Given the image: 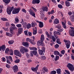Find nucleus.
<instances>
[{"label": "nucleus", "instance_id": "1", "mask_svg": "<svg viewBox=\"0 0 74 74\" xmlns=\"http://www.w3.org/2000/svg\"><path fill=\"white\" fill-rule=\"evenodd\" d=\"M66 67L69 70H70L71 72H73L74 71V67L73 64L70 63H68Z\"/></svg>", "mask_w": 74, "mask_h": 74}, {"label": "nucleus", "instance_id": "2", "mask_svg": "<svg viewBox=\"0 0 74 74\" xmlns=\"http://www.w3.org/2000/svg\"><path fill=\"white\" fill-rule=\"evenodd\" d=\"M14 6H12L11 7H8L6 9V12L8 14V15H11V12L12 11V10H14Z\"/></svg>", "mask_w": 74, "mask_h": 74}, {"label": "nucleus", "instance_id": "3", "mask_svg": "<svg viewBox=\"0 0 74 74\" xmlns=\"http://www.w3.org/2000/svg\"><path fill=\"white\" fill-rule=\"evenodd\" d=\"M20 52L23 54L25 53V52H27L29 51V50L25 47H21V49L20 50Z\"/></svg>", "mask_w": 74, "mask_h": 74}, {"label": "nucleus", "instance_id": "4", "mask_svg": "<svg viewBox=\"0 0 74 74\" xmlns=\"http://www.w3.org/2000/svg\"><path fill=\"white\" fill-rule=\"evenodd\" d=\"M39 52V53L40 55H44V53L45 52V48L44 47H43L42 48V50L39 49L38 50Z\"/></svg>", "mask_w": 74, "mask_h": 74}, {"label": "nucleus", "instance_id": "5", "mask_svg": "<svg viewBox=\"0 0 74 74\" xmlns=\"http://www.w3.org/2000/svg\"><path fill=\"white\" fill-rule=\"evenodd\" d=\"M14 54L16 55V56H19V57H21L22 56V54L20 53L19 51L17 50H15L14 51Z\"/></svg>", "mask_w": 74, "mask_h": 74}, {"label": "nucleus", "instance_id": "6", "mask_svg": "<svg viewBox=\"0 0 74 74\" xmlns=\"http://www.w3.org/2000/svg\"><path fill=\"white\" fill-rule=\"evenodd\" d=\"M40 10H41L42 12H44L45 11V12H48V8L47 6H42V8L40 9Z\"/></svg>", "mask_w": 74, "mask_h": 74}, {"label": "nucleus", "instance_id": "7", "mask_svg": "<svg viewBox=\"0 0 74 74\" xmlns=\"http://www.w3.org/2000/svg\"><path fill=\"white\" fill-rule=\"evenodd\" d=\"M28 12L30 13V14L31 15H32V16H34V18H36V16H35L36 14L34 13V12H33V10H32L31 8H30V9L28 10Z\"/></svg>", "mask_w": 74, "mask_h": 74}, {"label": "nucleus", "instance_id": "8", "mask_svg": "<svg viewBox=\"0 0 74 74\" xmlns=\"http://www.w3.org/2000/svg\"><path fill=\"white\" fill-rule=\"evenodd\" d=\"M13 71L14 73H16V72H17V71L19 70V69H18V66L16 65H15L13 66Z\"/></svg>", "mask_w": 74, "mask_h": 74}, {"label": "nucleus", "instance_id": "9", "mask_svg": "<svg viewBox=\"0 0 74 74\" xmlns=\"http://www.w3.org/2000/svg\"><path fill=\"white\" fill-rule=\"evenodd\" d=\"M45 72H48V69H47V67L44 66L42 68V70L41 71V73L42 74H44Z\"/></svg>", "mask_w": 74, "mask_h": 74}, {"label": "nucleus", "instance_id": "10", "mask_svg": "<svg viewBox=\"0 0 74 74\" xmlns=\"http://www.w3.org/2000/svg\"><path fill=\"white\" fill-rule=\"evenodd\" d=\"M40 2V0H33L32 3L33 4H39Z\"/></svg>", "mask_w": 74, "mask_h": 74}, {"label": "nucleus", "instance_id": "11", "mask_svg": "<svg viewBox=\"0 0 74 74\" xmlns=\"http://www.w3.org/2000/svg\"><path fill=\"white\" fill-rule=\"evenodd\" d=\"M69 33L71 37L74 36V30H70L69 32Z\"/></svg>", "mask_w": 74, "mask_h": 74}, {"label": "nucleus", "instance_id": "12", "mask_svg": "<svg viewBox=\"0 0 74 74\" xmlns=\"http://www.w3.org/2000/svg\"><path fill=\"white\" fill-rule=\"evenodd\" d=\"M5 58L7 59H10V62H12L13 61V60H12V58L11 56H6Z\"/></svg>", "mask_w": 74, "mask_h": 74}, {"label": "nucleus", "instance_id": "13", "mask_svg": "<svg viewBox=\"0 0 74 74\" xmlns=\"http://www.w3.org/2000/svg\"><path fill=\"white\" fill-rule=\"evenodd\" d=\"M23 45L25 47H27L29 46V43L27 42H23Z\"/></svg>", "mask_w": 74, "mask_h": 74}, {"label": "nucleus", "instance_id": "14", "mask_svg": "<svg viewBox=\"0 0 74 74\" xmlns=\"http://www.w3.org/2000/svg\"><path fill=\"white\" fill-rule=\"evenodd\" d=\"M23 28H21L18 29V33L19 34H21L23 32Z\"/></svg>", "mask_w": 74, "mask_h": 74}, {"label": "nucleus", "instance_id": "15", "mask_svg": "<svg viewBox=\"0 0 74 74\" xmlns=\"http://www.w3.org/2000/svg\"><path fill=\"white\" fill-rule=\"evenodd\" d=\"M45 40V37H44V36L43 34L40 37V41H41V42H43Z\"/></svg>", "mask_w": 74, "mask_h": 74}, {"label": "nucleus", "instance_id": "16", "mask_svg": "<svg viewBox=\"0 0 74 74\" xmlns=\"http://www.w3.org/2000/svg\"><path fill=\"white\" fill-rule=\"evenodd\" d=\"M65 4L66 7H69V6H70V3L67 1H65Z\"/></svg>", "mask_w": 74, "mask_h": 74}, {"label": "nucleus", "instance_id": "17", "mask_svg": "<svg viewBox=\"0 0 74 74\" xmlns=\"http://www.w3.org/2000/svg\"><path fill=\"white\" fill-rule=\"evenodd\" d=\"M59 23V19L58 18H56L54 21V24H58Z\"/></svg>", "mask_w": 74, "mask_h": 74}, {"label": "nucleus", "instance_id": "18", "mask_svg": "<svg viewBox=\"0 0 74 74\" xmlns=\"http://www.w3.org/2000/svg\"><path fill=\"white\" fill-rule=\"evenodd\" d=\"M39 26L40 28H42L44 26V24L41 21H40L39 22Z\"/></svg>", "mask_w": 74, "mask_h": 74}, {"label": "nucleus", "instance_id": "19", "mask_svg": "<svg viewBox=\"0 0 74 74\" xmlns=\"http://www.w3.org/2000/svg\"><path fill=\"white\" fill-rule=\"evenodd\" d=\"M3 1L4 3L7 4H9L11 2V0H3Z\"/></svg>", "mask_w": 74, "mask_h": 74}, {"label": "nucleus", "instance_id": "20", "mask_svg": "<svg viewBox=\"0 0 74 74\" xmlns=\"http://www.w3.org/2000/svg\"><path fill=\"white\" fill-rule=\"evenodd\" d=\"M56 42L57 44H62V42H60V39L59 38L57 39Z\"/></svg>", "mask_w": 74, "mask_h": 74}, {"label": "nucleus", "instance_id": "21", "mask_svg": "<svg viewBox=\"0 0 74 74\" xmlns=\"http://www.w3.org/2000/svg\"><path fill=\"white\" fill-rule=\"evenodd\" d=\"M70 44H71L70 42H69V43L65 44V45H66V47L67 49H69V48H70Z\"/></svg>", "mask_w": 74, "mask_h": 74}, {"label": "nucleus", "instance_id": "22", "mask_svg": "<svg viewBox=\"0 0 74 74\" xmlns=\"http://www.w3.org/2000/svg\"><path fill=\"white\" fill-rule=\"evenodd\" d=\"M54 55H58L59 54V52L57 50H55L54 51Z\"/></svg>", "mask_w": 74, "mask_h": 74}, {"label": "nucleus", "instance_id": "23", "mask_svg": "<svg viewBox=\"0 0 74 74\" xmlns=\"http://www.w3.org/2000/svg\"><path fill=\"white\" fill-rule=\"evenodd\" d=\"M42 42H41L40 40H39L37 42V46H40L42 44Z\"/></svg>", "mask_w": 74, "mask_h": 74}, {"label": "nucleus", "instance_id": "24", "mask_svg": "<svg viewBox=\"0 0 74 74\" xmlns=\"http://www.w3.org/2000/svg\"><path fill=\"white\" fill-rule=\"evenodd\" d=\"M10 54V55L12 56L14 55V53L13 52V50L12 49H10L9 50Z\"/></svg>", "mask_w": 74, "mask_h": 74}, {"label": "nucleus", "instance_id": "25", "mask_svg": "<svg viewBox=\"0 0 74 74\" xmlns=\"http://www.w3.org/2000/svg\"><path fill=\"white\" fill-rule=\"evenodd\" d=\"M6 34L7 36H8V37H12V35L11 33L6 32Z\"/></svg>", "mask_w": 74, "mask_h": 74}, {"label": "nucleus", "instance_id": "26", "mask_svg": "<svg viewBox=\"0 0 74 74\" xmlns=\"http://www.w3.org/2000/svg\"><path fill=\"white\" fill-rule=\"evenodd\" d=\"M34 40L31 39L30 41H29V42L31 44H32V45H35L36 44L34 43Z\"/></svg>", "mask_w": 74, "mask_h": 74}, {"label": "nucleus", "instance_id": "27", "mask_svg": "<svg viewBox=\"0 0 74 74\" xmlns=\"http://www.w3.org/2000/svg\"><path fill=\"white\" fill-rule=\"evenodd\" d=\"M56 71L58 74H60L61 73V69H57Z\"/></svg>", "mask_w": 74, "mask_h": 74}, {"label": "nucleus", "instance_id": "28", "mask_svg": "<svg viewBox=\"0 0 74 74\" xmlns=\"http://www.w3.org/2000/svg\"><path fill=\"white\" fill-rule=\"evenodd\" d=\"M31 69L33 71H37L38 70L36 67L34 68V67H32Z\"/></svg>", "mask_w": 74, "mask_h": 74}, {"label": "nucleus", "instance_id": "29", "mask_svg": "<svg viewBox=\"0 0 74 74\" xmlns=\"http://www.w3.org/2000/svg\"><path fill=\"white\" fill-rule=\"evenodd\" d=\"M8 44H10V45H12L14 43V41L13 40H11L8 41Z\"/></svg>", "mask_w": 74, "mask_h": 74}, {"label": "nucleus", "instance_id": "30", "mask_svg": "<svg viewBox=\"0 0 74 74\" xmlns=\"http://www.w3.org/2000/svg\"><path fill=\"white\" fill-rule=\"evenodd\" d=\"M32 27H35L36 26V25H37V23L35 22H32L31 23Z\"/></svg>", "mask_w": 74, "mask_h": 74}, {"label": "nucleus", "instance_id": "31", "mask_svg": "<svg viewBox=\"0 0 74 74\" xmlns=\"http://www.w3.org/2000/svg\"><path fill=\"white\" fill-rule=\"evenodd\" d=\"M31 52L34 55H36L37 53V51H31Z\"/></svg>", "mask_w": 74, "mask_h": 74}, {"label": "nucleus", "instance_id": "32", "mask_svg": "<svg viewBox=\"0 0 74 74\" xmlns=\"http://www.w3.org/2000/svg\"><path fill=\"white\" fill-rule=\"evenodd\" d=\"M71 21L72 22H74V14L71 16Z\"/></svg>", "mask_w": 74, "mask_h": 74}, {"label": "nucleus", "instance_id": "33", "mask_svg": "<svg viewBox=\"0 0 74 74\" xmlns=\"http://www.w3.org/2000/svg\"><path fill=\"white\" fill-rule=\"evenodd\" d=\"M1 21H7V19L4 17L1 18Z\"/></svg>", "mask_w": 74, "mask_h": 74}, {"label": "nucleus", "instance_id": "34", "mask_svg": "<svg viewBox=\"0 0 74 74\" xmlns=\"http://www.w3.org/2000/svg\"><path fill=\"white\" fill-rule=\"evenodd\" d=\"M31 24L28 23V25H27V28L28 29H30L31 27Z\"/></svg>", "mask_w": 74, "mask_h": 74}, {"label": "nucleus", "instance_id": "35", "mask_svg": "<svg viewBox=\"0 0 74 74\" xmlns=\"http://www.w3.org/2000/svg\"><path fill=\"white\" fill-rule=\"evenodd\" d=\"M37 33V29L36 30L34 29V30L33 31V34L34 35H36Z\"/></svg>", "mask_w": 74, "mask_h": 74}, {"label": "nucleus", "instance_id": "36", "mask_svg": "<svg viewBox=\"0 0 74 74\" xmlns=\"http://www.w3.org/2000/svg\"><path fill=\"white\" fill-rule=\"evenodd\" d=\"M15 11L16 12L17 14H18L19 12V11H20V8H16L14 9Z\"/></svg>", "mask_w": 74, "mask_h": 74}, {"label": "nucleus", "instance_id": "37", "mask_svg": "<svg viewBox=\"0 0 74 74\" xmlns=\"http://www.w3.org/2000/svg\"><path fill=\"white\" fill-rule=\"evenodd\" d=\"M1 47L2 48V50L4 51V50L5 49V46L4 45H3L2 46H1Z\"/></svg>", "mask_w": 74, "mask_h": 74}, {"label": "nucleus", "instance_id": "38", "mask_svg": "<svg viewBox=\"0 0 74 74\" xmlns=\"http://www.w3.org/2000/svg\"><path fill=\"white\" fill-rule=\"evenodd\" d=\"M59 59V56L56 55V58L55 59V61H57Z\"/></svg>", "mask_w": 74, "mask_h": 74}, {"label": "nucleus", "instance_id": "39", "mask_svg": "<svg viewBox=\"0 0 74 74\" xmlns=\"http://www.w3.org/2000/svg\"><path fill=\"white\" fill-rule=\"evenodd\" d=\"M41 57V60H45L46 59V57L44 56H42Z\"/></svg>", "mask_w": 74, "mask_h": 74}, {"label": "nucleus", "instance_id": "40", "mask_svg": "<svg viewBox=\"0 0 74 74\" xmlns=\"http://www.w3.org/2000/svg\"><path fill=\"white\" fill-rule=\"evenodd\" d=\"M10 32L12 34V33H13V29H12V27H10Z\"/></svg>", "mask_w": 74, "mask_h": 74}, {"label": "nucleus", "instance_id": "41", "mask_svg": "<svg viewBox=\"0 0 74 74\" xmlns=\"http://www.w3.org/2000/svg\"><path fill=\"white\" fill-rule=\"evenodd\" d=\"M56 73V71H53L51 72L50 74H55Z\"/></svg>", "mask_w": 74, "mask_h": 74}, {"label": "nucleus", "instance_id": "42", "mask_svg": "<svg viewBox=\"0 0 74 74\" xmlns=\"http://www.w3.org/2000/svg\"><path fill=\"white\" fill-rule=\"evenodd\" d=\"M20 62V59H17L14 61V63H19Z\"/></svg>", "mask_w": 74, "mask_h": 74}, {"label": "nucleus", "instance_id": "43", "mask_svg": "<svg viewBox=\"0 0 74 74\" xmlns=\"http://www.w3.org/2000/svg\"><path fill=\"white\" fill-rule=\"evenodd\" d=\"M64 41L65 42V44H67V43H69V42H70V41L69 40H66L65 39L64 40Z\"/></svg>", "mask_w": 74, "mask_h": 74}, {"label": "nucleus", "instance_id": "44", "mask_svg": "<svg viewBox=\"0 0 74 74\" xmlns=\"http://www.w3.org/2000/svg\"><path fill=\"white\" fill-rule=\"evenodd\" d=\"M56 28H58V29H60V28L62 27L60 25L58 24L57 25V26H56Z\"/></svg>", "mask_w": 74, "mask_h": 74}, {"label": "nucleus", "instance_id": "45", "mask_svg": "<svg viewBox=\"0 0 74 74\" xmlns=\"http://www.w3.org/2000/svg\"><path fill=\"white\" fill-rule=\"evenodd\" d=\"M8 51H10V49H9V48H6L5 51V53L7 54V53H8Z\"/></svg>", "mask_w": 74, "mask_h": 74}, {"label": "nucleus", "instance_id": "46", "mask_svg": "<svg viewBox=\"0 0 74 74\" xmlns=\"http://www.w3.org/2000/svg\"><path fill=\"white\" fill-rule=\"evenodd\" d=\"M58 7L60 9H62L63 8V5L61 4H59L58 5Z\"/></svg>", "mask_w": 74, "mask_h": 74}, {"label": "nucleus", "instance_id": "47", "mask_svg": "<svg viewBox=\"0 0 74 74\" xmlns=\"http://www.w3.org/2000/svg\"><path fill=\"white\" fill-rule=\"evenodd\" d=\"M54 47L56 49H57L59 47V45L58 44H56L54 45Z\"/></svg>", "mask_w": 74, "mask_h": 74}, {"label": "nucleus", "instance_id": "48", "mask_svg": "<svg viewBox=\"0 0 74 74\" xmlns=\"http://www.w3.org/2000/svg\"><path fill=\"white\" fill-rule=\"evenodd\" d=\"M31 8L35 12H36L37 11V9L35 8H34L33 7V6H32L31 7Z\"/></svg>", "mask_w": 74, "mask_h": 74}, {"label": "nucleus", "instance_id": "49", "mask_svg": "<svg viewBox=\"0 0 74 74\" xmlns=\"http://www.w3.org/2000/svg\"><path fill=\"white\" fill-rule=\"evenodd\" d=\"M17 27L19 28V27H22V25L21 24H18L16 25Z\"/></svg>", "mask_w": 74, "mask_h": 74}, {"label": "nucleus", "instance_id": "50", "mask_svg": "<svg viewBox=\"0 0 74 74\" xmlns=\"http://www.w3.org/2000/svg\"><path fill=\"white\" fill-rule=\"evenodd\" d=\"M65 53V51L64 50H62L61 51V53L62 55H64Z\"/></svg>", "mask_w": 74, "mask_h": 74}, {"label": "nucleus", "instance_id": "51", "mask_svg": "<svg viewBox=\"0 0 74 74\" xmlns=\"http://www.w3.org/2000/svg\"><path fill=\"white\" fill-rule=\"evenodd\" d=\"M12 14H16L17 13L15 9L12 12Z\"/></svg>", "mask_w": 74, "mask_h": 74}, {"label": "nucleus", "instance_id": "52", "mask_svg": "<svg viewBox=\"0 0 74 74\" xmlns=\"http://www.w3.org/2000/svg\"><path fill=\"white\" fill-rule=\"evenodd\" d=\"M65 71L67 74H70V72L67 70H65Z\"/></svg>", "mask_w": 74, "mask_h": 74}, {"label": "nucleus", "instance_id": "53", "mask_svg": "<svg viewBox=\"0 0 74 74\" xmlns=\"http://www.w3.org/2000/svg\"><path fill=\"white\" fill-rule=\"evenodd\" d=\"M2 29L3 30H5V31H6L7 32H8V28H5L4 27H3Z\"/></svg>", "mask_w": 74, "mask_h": 74}, {"label": "nucleus", "instance_id": "54", "mask_svg": "<svg viewBox=\"0 0 74 74\" xmlns=\"http://www.w3.org/2000/svg\"><path fill=\"white\" fill-rule=\"evenodd\" d=\"M15 21L16 23H17L18 22H19V19L17 18H15Z\"/></svg>", "mask_w": 74, "mask_h": 74}, {"label": "nucleus", "instance_id": "55", "mask_svg": "<svg viewBox=\"0 0 74 74\" xmlns=\"http://www.w3.org/2000/svg\"><path fill=\"white\" fill-rule=\"evenodd\" d=\"M6 67L8 68V69H10V65L8 64H6Z\"/></svg>", "mask_w": 74, "mask_h": 74}, {"label": "nucleus", "instance_id": "56", "mask_svg": "<svg viewBox=\"0 0 74 74\" xmlns=\"http://www.w3.org/2000/svg\"><path fill=\"white\" fill-rule=\"evenodd\" d=\"M54 37L53 36V35L52 34L49 35V37H48V38H50L51 39H52V38Z\"/></svg>", "mask_w": 74, "mask_h": 74}, {"label": "nucleus", "instance_id": "57", "mask_svg": "<svg viewBox=\"0 0 74 74\" xmlns=\"http://www.w3.org/2000/svg\"><path fill=\"white\" fill-rule=\"evenodd\" d=\"M5 25V26H6V27H8V26H10V23H9V22H7L6 23Z\"/></svg>", "mask_w": 74, "mask_h": 74}, {"label": "nucleus", "instance_id": "58", "mask_svg": "<svg viewBox=\"0 0 74 74\" xmlns=\"http://www.w3.org/2000/svg\"><path fill=\"white\" fill-rule=\"evenodd\" d=\"M31 39H30L29 38H27L26 39V41H27V42H30V41Z\"/></svg>", "mask_w": 74, "mask_h": 74}, {"label": "nucleus", "instance_id": "59", "mask_svg": "<svg viewBox=\"0 0 74 74\" xmlns=\"http://www.w3.org/2000/svg\"><path fill=\"white\" fill-rule=\"evenodd\" d=\"M45 34L47 35V37H49V35L48 34V32L47 31L45 32Z\"/></svg>", "mask_w": 74, "mask_h": 74}, {"label": "nucleus", "instance_id": "60", "mask_svg": "<svg viewBox=\"0 0 74 74\" xmlns=\"http://www.w3.org/2000/svg\"><path fill=\"white\" fill-rule=\"evenodd\" d=\"M26 56H27V58H30V54H29L27 53H26Z\"/></svg>", "mask_w": 74, "mask_h": 74}, {"label": "nucleus", "instance_id": "61", "mask_svg": "<svg viewBox=\"0 0 74 74\" xmlns=\"http://www.w3.org/2000/svg\"><path fill=\"white\" fill-rule=\"evenodd\" d=\"M27 31H25L24 32V34L26 35V36H28V34H27Z\"/></svg>", "mask_w": 74, "mask_h": 74}, {"label": "nucleus", "instance_id": "62", "mask_svg": "<svg viewBox=\"0 0 74 74\" xmlns=\"http://www.w3.org/2000/svg\"><path fill=\"white\" fill-rule=\"evenodd\" d=\"M22 11H23V12H25V13H26V10L25 9L23 8L22 10Z\"/></svg>", "mask_w": 74, "mask_h": 74}, {"label": "nucleus", "instance_id": "63", "mask_svg": "<svg viewBox=\"0 0 74 74\" xmlns=\"http://www.w3.org/2000/svg\"><path fill=\"white\" fill-rule=\"evenodd\" d=\"M51 39H52L53 42H55V41H56V38H55V37H54V36L52 38H51Z\"/></svg>", "mask_w": 74, "mask_h": 74}, {"label": "nucleus", "instance_id": "64", "mask_svg": "<svg viewBox=\"0 0 74 74\" xmlns=\"http://www.w3.org/2000/svg\"><path fill=\"white\" fill-rule=\"evenodd\" d=\"M68 14H69V15L71 16L72 14V12L70 11L68 13Z\"/></svg>", "mask_w": 74, "mask_h": 74}]
</instances>
